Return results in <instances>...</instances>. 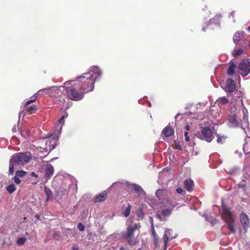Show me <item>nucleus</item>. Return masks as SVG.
<instances>
[{
	"label": "nucleus",
	"instance_id": "obj_17",
	"mask_svg": "<svg viewBox=\"0 0 250 250\" xmlns=\"http://www.w3.org/2000/svg\"><path fill=\"white\" fill-rule=\"evenodd\" d=\"M54 173V168L50 164H47L45 169V177L49 179Z\"/></svg>",
	"mask_w": 250,
	"mask_h": 250
},
{
	"label": "nucleus",
	"instance_id": "obj_13",
	"mask_svg": "<svg viewBox=\"0 0 250 250\" xmlns=\"http://www.w3.org/2000/svg\"><path fill=\"white\" fill-rule=\"evenodd\" d=\"M172 232V230L171 229H167L165 230V231L164 232V236H163V240H164V245H165V249H167V245L168 243L169 239H170V240H171L176 237V236L170 237L171 234Z\"/></svg>",
	"mask_w": 250,
	"mask_h": 250
},
{
	"label": "nucleus",
	"instance_id": "obj_20",
	"mask_svg": "<svg viewBox=\"0 0 250 250\" xmlns=\"http://www.w3.org/2000/svg\"><path fill=\"white\" fill-rule=\"evenodd\" d=\"M107 197L106 192L104 191L94 198V202L98 203L104 201Z\"/></svg>",
	"mask_w": 250,
	"mask_h": 250
},
{
	"label": "nucleus",
	"instance_id": "obj_36",
	"mask_svg": "<svg viewBox=\"0 0 250 250\" xmlns=\"http://www.w3.org/2000/svg\"><path fill=\"white\" fill-rule=\"evenodd\" d=\"M149 220L151 224V230L154 229V225L153 223V220L151 216H149Z\"/></svg>",
	"mask_w": 250,
	"mask_h": 250
},
{
	"label": "nucleus",
	"instance_id": "obj_27",
	"mask_svg": "<svg viewBox=\"0 0 250 250\" xmlns=\"http://www.w3.org/2000/svg\"><path fill=\"white\" fill-rule=\"evenodd\" d=\"M243 51H244V50L242 48L238 49H234L233 50V52H232V54L233 57H238V56L241 55V54H242L243 53Z\"/></svg>",
	"mask_w": 250,
	"mask_h": 250
},
{
	"label": "nucleus",
	"instance_id": "obj_10",
	"mask_svg": "<svg viewBox=\"0 0 250 250\" xmlns=\"http://www.w3.org/2000/svg\"><path fill=\"white\" fill-rule=\"evenodd\" d=\"M126 187L129 189H131L132 188H133L134 191L138 194L139 196L144 197L146 196L145 192L142 188V187L138 185L127 183Z\"/></svg>",
	"mask_w": 250,
	"mask_h": 250
},
{
	"label": "nucleus",
	"instance_id": "obj_1",
	"mask_svg": "<svg viewBox=\"0 0 250 250\" xmlns=\"http://www.w3.org/2000/svg\"><path fill=\"white\" fill-rule=\"evenodd\" d=\"M102 71L97 66H93L87 73L78 77L79 80L66 82L63 86H60L62 91L74 101H79L83 97V94L94 89L95 82L100 78Z\"/></svg>",
	"mask_w": 250,
	"mask_h": 250
},
{
	"label": "nucleus",
	"instance_id": "obj_52",
	"mask_svg": "<svg viewBox=\"0 0 250 250\" xmlns=\"http://www.w3.org/2000/svg\"><path fill=\"white\" fill-rule=\"evenodd\" d=\"M202 30H203V31H204V32H205V31H206V30H205V27H203L202 28Z\"/></svg>",
	"mask_w": 250,
	"mask_h": 250
},
{
	"label": "nucleus",
	"instance_id": "obj_37",
	"mask_svg": "<svg viewBox=\"0 0 250 250\" xmlns=\"http://www.w3.org/2000/svg\"><path fill=\"white\" fill-rule=\"evenodd\" d=\"M78 228L80 231H83L84 230V226L81 223H79L78 225Z\"/></svg>",
	"mask_w": 250,
	"mask_h": 250
},
{
	"label": "nucleus",
	"instance_id": "obj_5",
	"mask_svg": "<svg viewBox=\"0 0 250 250\" xmlns=\"http://www.w3.org/2000/svg\"><path fill=\"white\" fill-rule=\"evenodd\" d=\"M140 228L141 225L139 223L130 225L127 226L126 237L129 245H134L137 243V238L134 236V233L136 230H139Z\"/></svg>",
	"mask_w": 250,
	"mask_h": 250
},
{
	"label": "nucleus",
	"instance_id": "obj_3",
	"mask_svg": "<svg viewBox=\"0 0 250 250\" xmlns=\"http://www.w3.org/2000/svg\"><path fill=\"white\" fill-rule=\"evenodd\" d=\"M220 213L221 218L226 224L228 228L231 233L234 234L236 232L235 228L236 217L231 211L230 208L222 204V211Z\"/></svg>",
	"mask_w": 250,
	"mask_h": 250
},
{
	"label": "nucleus",
	"instance_id": "obj_45",
	"mask_svg": "<svg viewBox=\"0 0 250 250\" xmlns=\"http://www.w3.org/2000/svg\"><path fill=\"white\" fill-rule=\"evenodd\" d=\"M165 170H166V169H163L162 171L159 173V177L162 175V174L164 172Z\"/></svg>",
	"mask_w": 250,
	"mask_h": 250
},
{
	"label": "nucleus",
	"instance_id": "obj_16",
	"mask_svg": "<svg viewBox=\"0 0 250 250\" xmlns=\"http://www.w3.org/2000/svg\"><path fill=\"white\" fill-rule=\"evenodd\" d=\"M245 35V33L244 31H238L236 32L233 37V41L234 43L237 44L239 41L244 40Z\"/></svg>",
	"mask_w": 250,
	"mask_h": 250
},
{
	"label": "nucleus",
	"instance_id": "obj_15",
	"mask_svg": "<svg viewBox=\"0 0 250 250\" xmlns=\"http://www.w3.org/2000/svg\"><path fill=\"white\" fill-rule=\"evenodd\" d=\"M243 112L244 114L243 119L242 120L241 127L242 129L245 130V128L249 126V120L247 109L245 107H244L243 109Z\"/></svg>",
	"mask_w": 250,
	"mask_h": 250
},
{
	"label": "nucleus",
	"instance_id": "obj_40",
	"mask_svg": "<svg viewBox=\"0 0 250 250\" xmlns=\"http://www.w3.org/2000/svg\"><path fill=\"white\" fill-rule=\"evenodd\" d=\"M204 217H205V218L206 219V220L208 221H209L210 222V223H211V224L212 225H213L214 224H215L216 223V220H214V221H211L208 217L207 215H203Z\"/></svg>",
	"mask_w": 250,
	"mask_h": 250
},
{
	"label": "nucleus",
	"instance_id": "obj_18",
	"mask_svg": "<svg viewBox=\"0 0 250 250\" xmlns=\"http://www.w3.org/2000/svg\"><path fill=\"white\" fill-rule=\"evenodd\" d=\"M229 66L227 70V74L228 75L232 76L235 73L236 69V65L233 60H231L229 62Z\"/></svg>",
	"mask_w": 250,
	"mask_h": 250
},
{
	"label": "nucleus",
	"instance_id": "obj_19",
	"mask_svg": "<svg viewBox=\"0 0 250 250\" xmlns=\"http://www.w3.org/2000/svg\"><path fill=\"white\" fill-rule=\"evenodd\" d=\"M184 187L187 191L191 192L192 190L193 187L194 186V182L191 179H187L185 180Z\"/></svg>",
	"mask_w": 250,
	"mask_h": 250
},
{
	"label": "nucleus",
	"instance_id": "obj_32",
	"mask_svg": "<svg viewBox=\"0 0 250 250\" xmlns=\"http://www.w3.org/2000/svg\"><path fill=\"white\" fill-rule=\"evenodd\" d=\"M155 217L158 219L160 221H166V217H165L164 216H163V215H161L159 213H157Z\"/></svg>",
	"mask_w": 250,
	"mask_h": 250
},
{
	"label": "nucleus",
	"instance_id": "obj_23",
	"mask_svg": "<svg viewBox=\"0 0 250 250\" xmlns=\"http://www.w3.org/2000/svg\"><path fill=\"white\" fill-rule=\"evenodd\" d=\"M248 177L249 178V179H247V180H243L239 184V187L241 188H245V190H246L245 188L248 186L250 187V176L248 175Z\"/></svg>",
	"mask_w": 250,
	"mask_h": 250
},
{
	"label": "nucleus",
	"instance_id": "obj_2",
	"mask_svg": "<svg viewBox=\"0 0 250 250\" xmlns=\"http://www.w3.org/2000/svg\"><path fill=\"white\" fill-rule=\"evenodd\" d=\"M32 155L29 152L17 153L13 155L9 162V172L12 174L14 168L18 165H24L28 163L31 159Z\"/></svg>",
	"mask_w": 250,
	"mask_h": 250
},
{
	"label": "nucleus",
	"instance_id": "obj_9",
	"mask_svg": "<svg viewBox=\"0 0 250 250\" xmlns=\"http://www.w3.org/2000/svg\"><path fill=\"white\" fill-rule=\"evenodd\" d=\"M57 139L50 138L48 140H47L45 142V147H40V151H42V149L45 150L46 152L48 151V153L53 150L56 146L57 145Z\"/></svg>",
	"mask_w": 250,
	"mask_h": 250
},
{
	"label": "nucleus",
	"instance_id": "obj_4",
	"mask_svg": "<svg viewBox=\"0 0 250 250\" xmlns=\"http://www.w3.org/2000/svg\"><path fill=\"white\" fill-rule=\"evenodd\" d=\"M155 194L159 200L166 204V207H168L162 210V215L165 217L169 216L171 213L172 208L175 207V205L171 202L168 191L167 189H159L156 191Z\"/></svg>",
	"mask_w": 250,
	"mask_h": 250
},
{
	"label": "nucleus",
	"instance_id": "obj_53",
	"mask_svg": "<svg viewBox=\"0 0 250 250\" xmlns=\"http://www.w3.org/2000/svg\"><path fill=\"white\" fill-rule=\"evenodd\" d=\"M120 250H125V249L123 248H121Z\"/></svg>",
	"mask_w": 250,
	"mask_h": 250
},
{
	"label": "nucleus",
	"instance_id": "obj_51",
	"mask_svg": "<svg viewBox=\"0 0 250 250\" xmlns=\"http://www.w3.org/2000/svg\"><path fill=\"white\" fill-rule=\"evenodd\" d=\"M247 30L248 31L250 32V25L248 27Z\"/></svg>",
	"mask_w": 250,
	"mask_h": 250
},
{
	"label": "nucleus",
	"instance_id": "obj_29",
	"mask_svg": "<svg viewBox=\"0 0 250 250\" xmlns=\"http://www.w3.org/2000/svg\"><path fill=\"white\" fill-rule=\"evenodd\" d=\"M137 215L138 217L143 219L144 217L145 214L142 208H140L137 212Z\"/></svg>",
	"mask_w": 250,
	"mask_h": 250
},
{
	"label": "nucleus",
	"instance_id": "obj_34",
	"mask_svg": "<svg viewBox=\"0 0 250 250\" xmlns=\"http://www.w3.org/2000/svg\"><path fill=\"white\" fill-rule=\"evenodd\" d=\"M25 242V238L24 237H21L17 240V244L20 245H23Z\"/></svg>",
	"mask_w": 250,
	"mask_h": 250
},
{
	"label": "nucleus",
	"instance_id": "obj_22",
	"mask_svg": "<svg viewBox=\"0 0 250 250\" xmlns=\"http://www.w3.org/2000/svg\"><path fill=\"white\" fill-rule=\"evenodd\" d=\"M151 234L153 236V239L154 242V244L156 248H158L159 247V242H158V236L155 231V229H151Z\"/></svg>",
	"mask_w": 250,
	"mask_h": 250
},
{
	"label": "nucleus",
	"instance_id": "obj_30",
	"mask_svg": "<svg viewBox=\"0 0 250 250\" xmlns=\"http://www.w3.org/2000/svg\"><path fill=\"white\" fill-rule=\"evenodd\" d=\"M26 173L23 170H17L16 172V176L19 177H22L26 174Z\"/></svg>",
	"mask_w": 250,
	"mask_h": 250
},
{
	"label": "nucleus",
	"instance_id": "obj_33",
	"mask_svg": "<svg viewBox=\"0 0 250 250\" xmlns=\"http://www.w3.org/2000/svg\"><path fill=\"white\" fill-rule=\"evenodd\" d=\"M59 122V124H62V125H61L60 127H59V128H60V130L59 131H57V132L56 133V135L57 134H59L60 133V132H61V130L62 129V125L63 124H64V120L63 119H62V118H60V119L58 121Z\"/></svg>",
	"mask_w": 250,
	"mask_h": 250
},
{
	"label": "nucleus",
	"instance_id": "obj_14",
	"mask_svg": "<svg viewBox=\"0 0 250 250\" xmlns=\"http://www.w3.org/2000/svg\"><path fill=\"white\" fill-rule=\"evenodd\" d=\"M37 96L33 95L31 97V100H28L26 102V103H25L24 106L26 107V111H36L37 110L36 106L34 104L31 105L29 106H28V105L29 104H31L32 103L36 101V100L37 99Z\"/></svg>",
	"mask_w": 250,
	"mask_h": 250
},
{
	"label": "nucleus",
	"instance_id": "obj_55",
	"mask_svg": "<svg viewBox=\"0 0 250 250\" xmlns=\"http://www.w3.org/2000/svg\"><path fill=\"white\" fill-rule=\"evenodd\" d=\"M167 249H165V247L164 248V250H166Z\"/></svg>",
	"mask_w": 250,
	"mask_h": 250
},
{
	"label": "nucleus",
	"instance_id": "obj_12",
	"mask_svg": "<svg viewBox=\"0 0 250 250\" xmlns=\"http://www.w3.org/2000/svg\"><path fill=\"white\" fill-rule=\"evenodd\" d=\"M240 222L243 229L247 231L250 227V220L246 214L242 213L240 215Z\"/></svg>",
	"mask_w": 250,
	"mask_h": 250
},
{
	"label": "nucleus",
	"instance_id": "obj_7",
	"mask_svg": "<svg viewBox=\"0 0 250 250\" xmlns=\"http://www.w3.org/2000/svg\"><path fill=\"white\" fill-rule=\"evenodd\" d=\"M238 72L242 77L247 76L250 72V60L245 59L239 64Z\"/></svg>",
	"mask_w": 250,
	"mask_h": 250
},
{
	"label": "nucleus",
	"instance_id": "obj_24",
	"mask_svg": "<svg viewBox=\"0 0 250 250\" xmlns=\"http://www.w3.org/2000/svg\"><path fill=\"white\" fill-rule=\"evenodd\" d=\"M229 102V100L225 97H220L216 101V103L219 106H221L227 104Z\"/></svg>",
	"mask_w": 250,
	"mask_h": 250
},
{
	"label": "nucleus",
	"instance_id": "obj_35",
	"mask_svg": "<svg viewBox=\"0 0 250 250\" xmlns=\"http://www.w3.org/2000/svg\"><path fill=\"white\" fill-rule=\"evenodd\" d=\"M174 147L178 150H182V146L179 142H174Z\"/></svg>",
	"mask_w": 250,
	"mask_h": 250
},
{
	"label": "nucleus",
	"instance_id": "obj_6",
	"mask_svg": "<svg viewBox=\"0 0 250 250\" xmlns=\"http://www.w3.org/2000/svg\"><path fill=\"white\" fill-rule=\"evenodd\" d=\"M196 136L208 142H211L214 138L212 130L208 127H202L201 131L196 133Z\"/></svg>",
	"mask_w": 250,
	"mask_h": 250
},
{
	"label": "nucleus",
	"instance_id": "obj_41",
	"mask_svg": "<svg viewBox=\"0 0 250 250\" xmlns=\"http://www.w3.org/2000/svg\"><path fill=\"white\" fill-rule=\"evenodd\" d=\"M176 192L179 194H182L184 191L181 188H178L176 189Z\"/></svg>",
	"mask_w": 250,
	"mask_h": 250
},
{
	"label": "nucleus",
	"instance_id": "obj_31",
	"mask_svg": "<svg viewBox=\"0 0 250 250\" xmlns=\"http://www.w3.org/2000/svg\"><path fill=\"white\" fill-rule=\"evenodd\" d=\"M130 208L131 206L130 205H128V206L127 208H126L125 209L124 211V215L125 217H127L129 216L130 212Z\"/></svg>",
	"mask_w": 250,
	"mask_h": 250
},
{
	"label": "nucleus",
	"instance_id": "obj_28",
	"mask_svg": "<svg viewBox=\"0 0 250 250\" xmlns=\"http://www.w3.org/2000/svg\"><path fill=\"white\" fill-rule=\"evenodd\" d=\"M16 188L14 184H11L6 187V190L9 193H12L15 191Z\"/></svg>",
	"mask_w": 250,
	"mask_h": 250
},
{
	"label": "nucleus",
	"instance_id": "obj_38",
	"mask_svg": "<svg viewBox=\"0 0 250 250\" xmlns=\"http://www.w3.org/2000/svg\"><path fill=\"white\" fill-rule=\"evenodd\" d=\"M14 180L15 183L17 184H19L21 183V180L20 179L19 177L17 176H15L14 177Z\"/></svg>",
	"mask_w": 250,
	"mask_h": 250
},
{
	"label": "nucleus",
	"instance_id": "obj_11",
	"mask_svg": "<svg viewBox=\"0 0 250 250\" xmlns=\"http://www.w3.org/2000/svg\"><path fill=\"white\" fill-rule=\"evenodd\" d=\"M222 87L226 92L232 93L235 90L234 82L231 79H228L225 85Z\"/></svg>",
	"mask_w": 250,
	"mask_h": 250
},
{
	"label": "nucleus",
	"instance_id": "obj_8",
	"mask_svg": "<svg viewBox=\"0 0 250 250\" xmlns=\"http://www.w3.org/2000/svg\"><path fill=\"white\" fill-rule=\"evenodd\" d=\"M60 91H62L61 89H60V87L58 88L57 86H51L49 88H43L39 90L35 95L38 96L39 95L44 96L48 95L53 96L56 94L59 95L60 94Z\"/></svg>",
	"mask_w": 250,
	"mask_h": 250
},
{
	"label": "nucleus",
	"instance_id": "obj_48",
	"mask_svg": "<svg viewBox=\"0 0 250 250\" xmlns=\"http://www.w3.org/2000/svg\"><path fill=\"white\" fill-rule=\"evenodd\" d=\"M45 192L48 195V193L50 192V190L49 189H45Z\"/></svg>",
	"mask_w": 250,
	"mask_h": 250
},
{
	"label": "nucleus",
	"instance_id": "obj_26",
	"mask_svg": "<svg viewBox=\"0 0 250 250\" xmlns=\"http://www.w3.org/2000/svg\"><path fill=\"white\" fill-rule=\"evenodd\" d=\"M229 122L233 126H237L238 125V121L236 116L230 117L229 118Z\"/></svg>",
	"mask_w": 250,
	"mask_h": 250
},
{
	"label": "nucleus",
	"instance_id": "obj_47",
	"mask_svg": "<svg viewBox=\"0 0 250 250\" xmlns=\"http://www.w3.org/2000/svg\"><path fill=\"white\" fill-rule=\"evenodd\" d=\"M72 250H79V249L77 247L74 246L72 248Z\"/></svg>",
	"mask_w": 250,
	"mask_h": 250
},
{
	"label": "nucleus",
	"instance_id": "obj_25",
	"mask_svg": "<svg viewBox=\"0 0 250 250\" xmlns=\"http://www.w3.org/2000/svg\"><path fill=\"white\" fill-rule=\"evenodd\" d=\"M247 143L244 144L243 146V150L245 153L248 154L250 152V138Z\"/></svg>",
	"mask_w": 250,
	"mask_h": 250
},
{
	"label": "nucleus",
	"instance_id": "obj_39",
	"mask_svg": "<svg viewBox=\"0 0 250 250\" xmlns=\"http://www.w3.org/2000/svg\"><path fill=\"white\" fill-rule=\"evenodd\" d=\"M188 131H185L184 132V135H185V140L187 142H189L190 141V138L189 137V136H188Z\"/></svg>",
	"mask_w": 250,
	"mask_h": 250
},
{
	"label": "nucleus",
	"instance_id": "obj_50",
	"mask_svg": "<svg viewBox=\"0 0 250 250\" xmlns=\"http://www.w3.org/2000/svg\"><path fill=\"white\" fill-rule=\"evenodd\" d=\"M234 12H232L230 14V15H231L232 16H234Z\"/></svg>",
	"mask_w": 250,
	"mask_h": 250
},
{
	"label": "nucleus",
	"instance_id": "obj_44",
	"mask_svg": "<svg viewBox=\"0 0 250 250\" xmlns=\"http://www.w3.org/2000/svg\"><path fill=\"white\" fill-rule=\"evenodd\" d=\"M67 117V113H65L64 114H63L62 117V119H63L64 120L65 118H66Z\"/></svg>",
	"mask_w": 250,
	"mask_h": 250
},
{
	"label": "nucleus",
	"instance_id": "obj_42",
	"mask_svg": "<svg viewBox=\"0 0 250 250\" xmlns=\"http://www.w3.org/2000/svg\"><path fill=\"white\" fill-rule=\"evenodd\" d=\"M222 142V138L221 137L217 136V142L218 143H221Z\"/></svg>",
	"mask_w": 250,
	"mask_h": 250
},
{
	"label": "nucleus",
	"instance_id": "obj_43",
	"mask_svg": "<svg viewBox=\"0 0 250 250\" xmlns=\"http://www.w3.org/2000/svg\"><path fill=\"white\" fill-rule=\"evenodd\" d=\"M31 175L32 176V177H34L35 178H37L38 177V175L34 172H32L31 173Z\"/></svg>",
	"mask_w": 250,
	"mask_h": 250
},
{
	"label": "nucleus",
	"instance_id": "obj_54",
	"mask_svg": "<svg viewBox=\"0 0 250 250\" xmlns=\"http://www.w3.org/2000/svg\"><path fill=\"white\" fill-rule=\"evenodd\" d=\"M2 188V185L0 184V188Z\"/></svg>",
	"mask_w": 250,
	"mask_h": 250
},
{
	"label": "nucleus",
	"instance_id": "obj_49",
	"mask_svg": "<svg viewBox=\"0 0 250 250\" xmlns=\"http://www.w3.org/2000/svg\"><path fill=\"white\" fill-rule=\"evenodd\" d=\"M189 145H190V146H193L194 145V143L190 142V143H189Z\"/></svg>",
	"mask_w": 250,
	"mask_h": 250
},
{
	"label": "nucleus",
	"instance_id": "obj_46",
	"mask_svg": "<svg viewBox=\"0 0 250 250\" xmlns=\"http://www.w3.org/2000/svg\"><path fill=\"white\" fill-rule=\"evenodd\" d=\"M186 130H187V131H188V130H189V129H190V126H189V125H186Z\"/></svg>",
	"mask_w": 250,
	"mask_h": 250
},
{
	"label": "nucleus",
	"instance_id": "obj_21",
	"mask_svg": "<svg viewBox=\"0 0 250 250\" xmlns=\"http://www.w3.org/2000/svg\"><path fill=\"white\" fill-rule=\"evenodd\" d=\"M174 129L169 126L166 127L162 131V133L166 137H170L174 134Z\"/></svg>",
	"mask_w": 250,
	"mask_h": 250
}]
</instances>
